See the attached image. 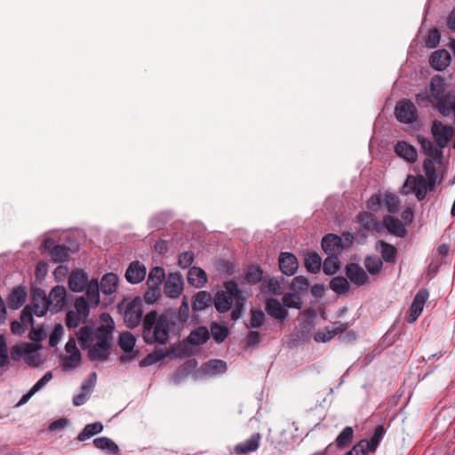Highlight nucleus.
<instances>
[{
  "mask_svg": "<svg viewBox=\"0 0 455 455\" xmlns=\"http://www.w3.org/2000/svg\"><path fill=\"white\" fill-rule=\"evenodd\" d=\"M101 325L96 330L90 326L82 327L77 339L82 348H88L91 361L102 362L108 359L110 349V339L114 330V321L108 314L100 315Z\"/></svg>",
  "mask_w": 455,
  "mask_h": 455,
  "instance_id": "f257e3e1",
  "label": "nucleus"
},
{
  "mask_svg": "<svg viewBox=\"0 0 455 455\" xmlns=\"http://www.w3.org/2000/svg\"><path fill=\"white\" fill-rule=\"evenodd\" d=\"M170 321L167 315L150 311L144 318L143 339L148 344H164L169 339Z\"/></svg>",
  "mask_w": 455,
  "mask_h": 455,
  "instance_id": "f03ea898",
  "label": "nucleus"
},
{
  "mask_svg": "<svg viewBox=\"0 0 455 455\" xmlns=\"http://www.w3.org/2000/svg\"><path fill=\"white\" fill-rule=\"evenodd\" d=\"M225 291H218L214 298V305L216 309L220 313L228 312L231 305L241 299V291L235 282H228L225 283Z\"/></svg>",
  "mask_w": 455,
  "mask_h": 455,
  "instance_id": "7ed1b4c3",
  "label": "nucleus"
},
{
  "mask_svg": "<svg viewBox=\"0 0 455 455\" xmlns=\"http://www.w3.org/2000/svg\"><path fill=\"white\" fill-rule=\"evenodd\" d=\"M120 308L124 310V319L127 327L135 328L140 323L143 314V305L140 298L136 297L132 299L123 300Z\"/></svg>",
  "mask_w": 455,
  "mask_h": 455,
  "instance_id": "20e7f679",
  "label": "nucleus"
},
{
  "mask_svg": "<svg viewBox=\"0 0 455 455\" xmlns=\"http://www.w3.org/2000/svg\"><path fill=\"white\" fill-rule=\"evenodd\" d=\"M36 350V348L34 344L22 342L12 347V356L13 359H18L23 356L27 363L36 366L39 364L40 360Z\"/></svg>",
  "mask_w": 455,
  "mask_h": 455,
  "instance_id": "39448f33",
  "label": "nucleus"
},
{
  "mask_svg": "<svg viewBox=\"0 0 455 455\" xmlns=\"http://www.w3.org/2000/svg\"><path fill=\"white\" fill-rule=\"evenodd\" d=\"M431 133L436 145L440 148H444L452 137L453 129L451 126L443 124L439 120H434L431 126Z\"/></svg>",
  "mask_w": 455,
  "mask_h": 455,
  "instance_id": "423d86ee",
  "label": "nucleus"
},
{
  "mask_svg": "<svg viewBox=\"0 0 455 455\" xmlns=\"http://www.w3.org/2000/svg\"><path fill=\"white\" fill-rule=\"evenodd\" d=\"M395 115L399 122L411 124L418 117V110L411 100H402L396 104Z\"/></svg>",
  "mask_w": 455,
  "mask_h": 455,
  "instance_id": "0eeeda50",
  "label": "nucleus"
},
{
  "mask_svg": "<svg viewBox=\"0 0 455 455\" xmlns=\"http://www.w3.org/2000/svg\"><path fill=\"white\" fill-rule=\"evenodd\" d=\"M25 307L30 308L32 318L33 315H36L38 317L44 316L46 312L50 310L46 293L41 290L35 291L32 294L31 305H28Z\"/></svg>",
  "mask_w": 455,
  "mask_h": 455,
  "instance_id": "6e6552de",
  "label": "nucleus"
},
{
  "mask_svg": "<svg viewBox=\"0 0 455 455\" xmlns=\"http://www.w3.org/2000/svg\"><path fill=\"white\" fill-rule=\"evenodd\" d=\"M429 294L426 289L419 290L413 298L407 315V322L413 323L417 321L423 311L424 306L428 299Z\"/></svg>",
  "mask_w": 455,
  "mask_h": 455,
  "instance_id": "1a4fd4ad",
  "label": "nucleus"
},
{
  "mask_svg": "<svg viewBox=\"0 0 455 455\" xmlns=\"http://www.w3.org/2000/svg\"><path fill=\"white\" fill-rule=\"evenodd\" d=\"M50 305V311L57 313L61 310L67 303V291L64 286L57 285L53 287L47 296Z\"/></svg>",
  "mask_w": 455,
  "mask_h": 455,
  "instance_id": "9d476101",
  "label": "nucleus"
},
{
  "mask_svg": "<svg viewBox=\"0 0 455 455\" xmlns=\"http://www.w3.org/2000/svg\"><path fill=\"white\" fill-rule=\"evenodd\" d=\"M381 233L387 231L397 237H403L406 235V228L402 221L392 215H386L380 221Z\"/></svg>",
  "mask_w": 455,
  "mask_h": 455,
  "instance_id": "9b49d317",
  "label": "nucleus"
},
{
  "mask_svg": "<svg viewBox=\"0 0 455 455\" xmlns=\"http://www.w3.org/2000/svg\"><path fill=\"white\" fill-rule=\"evenodd\" d=\"M322 248L329 256L337 257L344 249V245L340 236L328 234L322 239Z\"/></svg>",
  "mask_w": 455,
  "mask_h": 455,
  "instance_id": "f8f14e48",
  "label": "nucleus"
},
{
  "mask_svg": "<svg viewBox=\"0 0 455 455\" xmlns=\"http://www.w3.org/2000/svg\"><path fill=\"white\" fill-rule=\"evenodd\" d=\"M347 278L355 285L360 287L369 282V276L362 267L350 263L345 268Z\"/></svg>",
  "mask_w": 455,
  "mask_h": 455,
  "instance_id": "ddd939ff",
  "label": "nucleus"
},
{
  "mask_svg": "<svg viewBox=\"0 0 455 455\" xmlns=\"http://www.w3.org/2000/svg\"><path fill=\"white\" fill-rule=\"evenodd\" d=\"M279 268L283 274L293 275L299 267V262L294 254L291 252H281L278 257Z\"/></svg>",
  "mask_w": 455,
  "mask_h": 455,
  "instance_id": "4468645a",
  "label": "nucleus"
},
{
  "mask_svg": "<svg viewBox=\"0 0 455 455\" xmlns=\"http://www.w3.org/2000/svg\"><path fill=\"white\" fill-rule=\"evenodd\" d=\"M451 56L445 49L436 50L432 52L429 58L430 66L437 70L443 71L451 64Z\"/></svg>",
  "mask_w": 455,
  "mask_h": 455,
  "instance_id": "2eb2a0df",
  "label": "nucleus"
},
{
  "mask_svg": "<svg viewBox=\"0 0 455 455\" xmlns=\"http://www.w3.org/2000/svg\"><path fill=\"white\" fill-rule=\"evenodd\" d=\"M146 274L147 269L142 263L132 261L126 269L125 278L130 283H139L144 280Z\"/></svg>",
  "mask_w": 455,
  "mask_h": 455,
  "instance_id": "dca6fc26",
  "label": "nucleus"
},
{
  "mask_svg": "<svg viewBox=\"0 0 455 455\" xmlns=\"http://www.w3.org/2000/svg\"><path fill=\"white\" fill-rule=\"evenodd\" d=\"M348 323H339L336 326H327L324 331H318L314 335V339L318 343H325L332 339L337 334L345 331Z\"/></svg>",
  "mask_w": 455,
  "mask_h": 455,
  "instance_id": "f3484780",
  "label": "nucleus"
},
{
  "mask_svg": "<svg viewBox=\"0 0 455 455\" xmlns=\"http://www.w3.org/2000/svg\"><path fill=\"white\" fill-rule=\"evenodd\" d=\"M183 291V283L180 277L171 274L164 285V292L169 298H178Z\"/></svg>",
  "mask_w": 455,
  "mask_h": 455,
  "instance_id": "a211bd4d",
  "label": "nucleus"
},
{
  "mask_svg": "<svg viewBox=\"0 0 455 455\" xmlns=\"http://www.w3.org/2000/svg\"><path fill=\"white\" fill-rule=\"evenodd\" d=\"M261 439V435L259 433H255L244 442L237 443L234 447V452L236 455H247L250 452L255 451L259 446Z\"/></svg>",
  "mask_w": 455,
  "mask_h": 455,
  "instance_id": "6ab92c4d",
  "label": "nucleus"
},
{
  "mask_svg": "<svg viewBox=\"0 0 455 455\" xmlns=\"http://www.w3.org/2000/svg\"><path fill=\"white\" fill-rule=\"evenodd\" d=\"M34 320L31 317V312L29 307H24L21 315L20 322L13 321L11 323V330L13 334L21 335L28 327H32Z\"/></svg>",
  "mask_w": 455,
  "mask_h": 455,
  "instance_id": "aec40b11",
  "label": "nucleus"
},
{
  "mask_svg": "<svg viewBox=\"0 0 455 455\" xmlns=\"http://www.w3.org/2000/svg\"><path fill=\"white\" fill-rule=\"evenodd\" d=\"M88 276L84 270L76 269L71 273L68 278V287L72 291L81 292L88 284Z\"/></svg>",
  "mask_w": 455,
  "mask_h": 455,
  "instance_id": "412c9836",
  "label": "nucleus"
},
{
  "mask_svg": "<svg viewBox=\"0 0 455 455\" xmlns=\"http://www.w3.org/2000/svg\"><path fill=\"white\" fill-rule=\"evenodd\" d=\"M267 313L273 318L283 321L288 316V311L278 299H267L265 306Z\"/></svg>",
  "mask_w": 455,
  "mask_h": 455,
  "instance_id": "4be33fe9",
  "label": "nucleus"
},
{
  "mask_svg": "<svg viewBox=\"0 0 455 455\" xmlns=\"http://www.w3.org/2000/svg\"><path fill=\"white\" fill-rule=\"evenodd\" d=\"M395 154L409 163L417 160L418 153L416 148L406 141H398L395 146Z\"/></svg>",
  "mask_w": 455,
  "mask_h": 455,
  "instance_id": "5701e85b",
  "label": "nucleus"
},
{
  "mask_svg": "<svg viewBox=\"0 0 455 455\" xmlns=\"http://www.w3.org/2000/svg\"><path fill=\"white\" fill-rule=\"evenodd\" d=\"M436 108L438 112L443 116L453 115L455 117V96L449 93L443 96L436 101Z\"/></svg>",
  "mask_w": 455,
  "mask_h": 455,
  "instance_id": "b1692460",
  "label": "nucleus"
},
{
  "mask_svg": "<svg viewBox=\"0 0 455 455\" xmlns=\"http://www.w3.org/2000/svg\"><path fill=\"white\" fill-rule=\"evenodd\" d=\"M417 140L424 154H426L428 156H432L435 159H437L438 163L440 164L443 156L441 150L442 148H436L431 140H429L428 139L425 138L422 135H418Z\"/></svg>",
  "mask_w": 455,
  "mask_h": 455,
  "instance_id": "393cba45",
  "label": "nucleus"
},
{
  "mask_svg": "<svg viewBox=\"0 0 455 455\" xmlns=\"http://www.w3.org/2000/svg\"><path fill=\"white\" fill-rule=\"evenodd\" d=\"M444 90L445 84L443 78L439 75L434 76L431 78L428 92L431 95L432 100L438 101L439 99H442Z\"/></svg>",
  "mask_w": 455,
  "mask_h": 455,
  "instance_id": "a878e982",
  "label": "nucleus"
},
{
  "mask_svg": "<svg viewBox=\"0 0 455 455\" xmlns=\"http://www.w3.org/2000/svg\"><path fill=\"white\" fill-rule=\"evenodd\" d=\"M359 223L367 230H374L381 234L380 221L371 212H363L357 216Z\"/></svg>",
  "mask_w": 455,
  "mask_h": 455,
  "instance_id": "bb28decb",
  "label": "nucleus"
},
{
  "mask_svg": "<svg viewBox=\"0 0 455 455\" xmlns=\"http://www.w3.org/2000/svg\"><path fill=\"white\" fill-rule=\"evenodd\" d=\"M118 280V276L114 273L104 275L99 283L100 291L107 295L114 293L116 291Z\"/></svg>",
  "mask_w": 455,
  "mask_h": 455,
  "instance_id": "cd10ccee",
  "label": "nucleus"
},
{
  "mask_svg": "<svg viewBox=\"0 0 455 455\" xmlns=\"http://www.w3.org/2000/svg\"><path fill=\"white\" fill-rule=\"evenodd\" d=\"M100 289L97 279L91 280L85 286V299L92 307H97L100 303Z\"/></svg>",
  "mask_w": 455,
  "mask_h": 455,
  "instance_id": "c85d7f7f",
  "label": "nucleus"
},
{
  "mask_svg": "<svg viewBox=\"0 0 455 455\" xmlns=\"http://www.w3.org/2000/svg\"><path fill=\"white\" fill-rule=\"evenodd\" d=\"M188 280L191 285L196 288H201L207 282V275L202 268L192 267L188 270Z\"/></svg>",
  "mask_w": 455,
  "mask_h": 455,
  "instance_id": "c756f323",
  "label": "nucleus"
},
{
  "mask_svg": "<svg viewBox=\"0 0 455 455\" xmlns=\"http://www.w3.org/2000/svg\"><path fill=\"white\" fill-rule=\"evenodd\" d=\"M376 249L380 252L382 259L386 262L393 263L395 261L397 250L394 245L384 241H378L376 243Z\"/></svg>",
  "mask_w": 455,
  "mask_h": 455,
  "instance_id": "7c9ffc66",
  "label": "nucleus"
},
{
  "mask_svg": "<svg viewBox=\"0 0 455 455\" xmlns=\"http://www.w3.org/2000/svg\"><path fill=\"white\" fill-rule=\"evenodd\" d=\"M93 445L102 451H107L111 455H120L117 444L108 437H98L93 440Z\"/></svg>",
  "mask_w": 455,
  "mask_h": 455,
  "instance_id": "2f4dec72",
  "label": "nucleus"
},
{
  "mask_svg": "<svg viewBox=\"0 0 455 455\" xmlns=\"http://www.w3.org/2000/svg\"><path fill=\"white\" fill-rule=\"evenodd\" d=\"M27 292L24 288H14L9 295L8 305L12 309L20 308L26 301Z\"/></svg>",
  "mask_w": 455,
  "mask_h": 455,
  "instance_id": "473e14b6",
  "label": "nucleus"
},
{
  "mask_svg": "<svg viewBox=\"0 0 455 455\" xmlns=\"http://www.w3.org/2000/svg\"><path fill=\"white\" fill-rule=\"evenodd\" d=\"M209 337L210 333L206 327H198L188 335V340L192 345H201L205 343Z\"/></svg>",
  "mask_w": 455,
  "mask_h": 455,
  "instance_id": "72a5a7b5",
  "label": "nucleus"
},
{
  "mask_svg": "<svg viewBox=\"0 0 455 455\" xmlns=\"http://www.w3.org/2000/svg\"><path fill=\"white\" fill-rule=\"evenodd\" d=\"M103 430V425L101 422H94L87 424L84 429L78 434V441H85L92 436L100 433Z\"/></svg>",
  "mask_w": 455,
  "mask_h": 455,
  "instance_id": "f704fd0d",
  "label": "nucleus"
},
{
  "mask_svg": "<svg viewBox=\"0 0 455 455\" xmlns=\"http://www.w3.org/2000/svg\"><path fill=\"white\" fill-rule=\"evenodd\" d=\"M423 169L426 174V180L435 185L440 179V173L435 168V164L432 159H426L423 162Z\"/></svg>",
  "mask_w": 455,
  "mask_h": 455,
  "instance_id": "c9c22d12",
  "label": "nucleus"
},
{
  "mask_svg": "<svg viewBox=\"0 0 455 455\" xmlns=\"http://www.w3.org/2000/svg\"><path fill=\"white\" fill-rule=\"evenodd\" d=\"M321 266L322 259L317 253H308L305 258V267L308 272L317 274L321 269Z\"/></svg>",
  "mask_w": 455,
  "mask_h": 455,
  "instance_id": "e433bc0d",
  "label": "nucleus"
},
{
  "mask_svg": "<svg viewBox=\"0 0 455 455\" xmlns=\"http://www.w3.org/2000/svg\"><path fill=\"white\" fill-rule=\"evenodd\" d=\"M282 300H283V304L285 307V308L288 307V308L300 309L302 307V304H303L302 298L299 294H298L294 291L285 293L283 296Z\"/></svg>",
  "mask_w": 455,
  "mask_h": 455,
  "instance_id": "4c0bfd02",
  "label": "nucleus"
},
{
  "mask_svg": "<svg viewBox=\"0 0 455 455\" xmlns=\"http://www.w3.org/2000/svg\"><path fill=\"white\" fill-rule=\"evenodd\" d=\"M204 370L207 374L217 375L227 371V363L222 360H211L204 364Z\"/></svg>",
  "mask_w": 455,
  "mask_h": 455,
  "instance_id": "58836bf2",
  "label": "nucleus"
},
{
  "mask_svg": "<svg viewBox=\"0 0 455 455\" xmlns=\"http://www.w3.org/2000/svg\"><path fill=\"white\" fill-rule=\"evenodd\" d=\"M164 270L161 267H153L149 274L147 280L148 286H156L159 287L164 279Z\"/></svg>",
  "mask_w": 455,
  "mask_h": 455,
  "instance_id": "ea45409f",
  "label": "nucleus"
},
{
  "mask_svg": "<svg viewBox=\"0 0 455 455\" xmlns=\"http://www.w3.org/2000/svg\"><path fill=\"white\" fill-rule=\"evenodd\" d=\"M212 302V296L209 292L201 291L195 296L193 303L194 310H203L206 308Z\"/></svg>",
  "mask_w": 455,
  "mask_h": 455,
  "instance_id": "a19ab883",
  "label": "nucleus"
},
{
  "mask_svg": "<svg viewBox=\"0 0 455 455\" xmlns=\"http://www.w3.org/2000/svg\"><path fill=\"white\" fill-rule=\"evenodd\" d=\"M74 307L75 308L73 310H70L71 312H74L81 317L87 319L90 313V307H92L86 300L85 297L81 296L76 299Z\"/></svg>",
  "mask_w": 455,
  "mask_h": 455,
  "instance_id": "79ce46f5",
  "label": "nucleus"
},
{
  "mask_svg": "<svg viewBox=\"0 0 455 455\" xmlns=\"http://www.w3.org/2000/svg\"><path fill=\"white\" fill-rule=\"evenodd\" d=\"M435 184L427 180L424 177H419V186L416 187L414 194L418 200L421 201L426 197L428 191L433 190Z\"/></svg>",
  "mask_w": 455,
  "mask_h": 455,
  "instance_id": "37998d69",
  "label": "nucleus"
},
{
  "mask_svg": "<svg viewBox=\"0 0 455 455\" xmlns=\"http://www.w3.org/2000/svg\"><path fill=\"white\" fill-rule=\"evenodd\" d=\"M331 289L339 294H345L349 290L347 278L343 276L333 277L330 283Z\"/></svg>",
  "mask_w": 455,
  "mask_h": 455,
  "instance_id": "c03bdc74",
  "label": "nucleus"
},
{
  "mask_svg": "<svg viewBox=\"0 0 455 455\" xmlns=\"http://www.w3.org/2000/svg\"><path fill=\"white\" fill-rule=\"evenodd\" d=\"M308 286H309V283H308L307 278H306L303 275H298L292 279V281L290 284V289L292 291L300 295V293L307 292Z\"/></svg>",
  "mask_w": 455,
  "mask_h": 455,
  "instance_id": "a18cd8bd",
  "label": "nucleus"
},
{
  "mask_svg": "<svg viewBox=\"0 0 455 455\" xmlns=\"http://www.w3.org/2000/svg\"><path fill=\"white\" fill-rule=\"evenodd\" d=\"M136 344V339L131 332H124L120 335L119 346L126 353L132 352Z\"/></svg>",
  "mask_w": 455,
  "mask_h": 455,
  "instance_id": "49530a36",
  "label": "nucleus"
},
{
  "mask_svg": "<svg viewBox=\"0 0 455 455\" xmlns=\"http://www.w3.org/2000/svg\"><path fill=\"white\" fill-rule=\"evenodd\" d=\"M284 283V278H270L267 283L266 289L272 295H282L283 293V284Z\"/></svg>",
  "mask_w": 455,
  "mask_h": 455,
  "instance_id": "de8ad7c7",
  "label": "nucleus"
},
{
  "mask_svg": "<svg viewBox=\"0 0 455 455\" xmlns=\"http://www.w3.org/2000/svg\"><path fill=\"white\" fill-rule=\"evenodd\" d=\"M385 435V429L382 426H379L375 428V431L373 433V435L371 436V440H368L369 446L368 451H371V453H374L379 445L383 436Z\"/></svg>",
  "mask_w": 455,
  "mask_h": 455,
  "instance_id": "09e8293b",
  "label": "nucleus"
},
{
  "mask_svg": "<svg viewBox=\"0 0 455 455\" xmlns=\"http://www.w3.org/2000/svg\"><path fill=\"white\" fill-rule=\"evenodd\" d=\"M245 279L251 283H258L263 278V270L257 266L249 267L244 273Z\"/></svg>",
  "mask_w": 455,
  "mask_h": 455,
  "instance_id": "8fccbe9b",
  "label": "nucleus"
},
{
  "mask_svg": "<svg viewBox=\"0 0 455 455\" xmlns=\"http://www.w3.org/2000/svg\"><path fill=\"white\" fill-rule=\"evenodd\" d=\"M382 261L379 257L368 256L365 258L364 266L371 275L378 274L382 268Z\"/></svg>",
  "mask_w": 455,
  "mask_h": 455,
  "instance_id": "3c124183",
  "label": "nucleus"
},
{
  "mask_svg": "<svg viewBox=\"0 0 455 455\" xmlns=\"http://www.w3.org/2000/svg\"><path fill=\"white\" fill-rule=\"evenodd\" d=\"M354 436V430L351 427H346L337 436L335 442L339 448L346 447Z\"/></svg>",
  "mask_w": 455,
  "mask_h": 455,
  "instance_id": "603ef678",
  "label": "nucleus"
},
{
  "mask_svg": "<svg viewBox=\"0 0 455 455\" xmlns=\"http://www.w3.org/2000/svg\"><path fill=\"white\" fill-rule=\"evenodd\" d=\"M50 254L52 261L56 263L65 262L68 259V253L65 246L60 244L53 246L50 251Z\"/></svg>",
  "mask_w": 455,
  "mask_h": 455,
  "instance_id": "864d4df0",
  "label": "nucleus"
},
{
  "mask_svg": "<svg viewBox=\"0 0 455 455\" xmlns=\"http://www.w3.org/2000/svg\"><path fill=\"white\" fill-rule=\"evenodd\" d=\"M81 363V353L67 354L62 358V367L64 370H72Z\"/></svg>",
  "mask_w": 455,
  "mask_h": 455,
  "instance_id": "5fc2aeb1",
  "label": "nucleus"
},
{
  "mask_svg": "<svg viewBox=\"0 0 455 455\" xmlns=\"http://www.w3.org/2000/svg\"><path fill=\"white\" fill-rule=\"evenodd\" d=\"M384 204L390 213H395L399 210L400 201L395 194H384Z\"/></svg>",
  "mask_w": 455,
  "mask_h": 455,
  "instance_id": "6e6d98bb",
  "label": "nucleus"
},
{
  "mask_svg": "<svg viewBox=\"0 0 455 455\" xmlns=\"http://www.w3.org/2000/svg\"><path fill=\"white\" fill-rule=\"evenodd\" d=\"M339 267L338 257L329 256L323 263V271L326 275H333Z\"/></svg>",
  "mask_w": 455,
  "mask_h": 455,
  "instance_id": "4d7b16f0",
  "label": "nucleus"
},
{
  "mask_svg": "<svg viewBox=\"0 0 455 455\" xmlns=\"http://www.w3.org/2000/svg\"><path fill=\"white\" fill-rule=\"evenodd\" d=\"M368 440L362 439L346 455H368L371 451H368Z\"/></svg>",
  "mask_w": 455,
  "mask_h": 455,
  "instance_id": "13d9d810",
  "label": "nucleus"
},
{
  "mask_svg": "<svg viewBox=\"0 0 455 455\" xmlns=\"http://www.w3.org/2000/svg\"><path fill=\"white\" fill-rule=\"evenodd\" d=\"M384 204V195L373 194L367 201V208L371 212H378Z\"/></svg>",
  "mask_w": 455,
  "mask_h": 455,
  "instance_id": "bf43d9fd",
  "label": "nucleus"
},
{
  "mask_svg": "<svg viewBox=\"0 0 455 455\" xmlns=\"http://www.w3.org/2000/svg\"><path fill=\"white\" fill-rule=\"evenodd\" d=\"M228 329L225 326L214 323L212 325V334L214 340L218 343L224 341L228 336Z\"/></svg>",
  "mask_w": 455,
  "mask_h": 455,
  "instance_id": "052dcab7",
  "label": "nucleus"
},
{
  "mask_svg": "<svg viewBox=\"0 0 455 455\" xmlns=\"http://www.w3.org/2000/svg\"><path fill=\"white\" fill-rule=\"evenodd\" d=\"M419 178L409 175L402 188V193L405 195L414 194V190L419 186Z\"/></svg>",
  "mask_w": 455,
  "mask_h": 455,
  "instance_id": "680f3d73",
  "label": "nucleus"
},
{
  "mask_svg": "<svg viewBox=\"0 0 455 455\" xmlns=\"http://www.w3.org/2000/svg\"><path fill=\"white\" fill-rule=\"evenodd\" d=\"M160 288L156 286H148V290L144 294V300L148 304H154L160 298Z\"/></svg>",
  "mask_w": 455,
  "mask_h": 455,
  "instance_id": "e2e57ef3",
  "label": "nucleus"
},
{
  "mask_svg": "<svg viewBox=\"0 0 455 455\" xmlns=\"http://www.w3.org/2000/svg\"><path fill=\"white\" fill-rule=\"evenodd\" d=\"M265 315L261 310L252 309L251 311V325L253 328H259L263 325Z\"/></svg>",
  "mask_w": 455,
  "mask_h": 455,
  "instance_id": "0e129e2a",
  "label": "nucleus"
},
{
  "mask_svg": "<svg viewBox=\"0 0 455 455\" xmlns=\"http://www.w3.org/2000/svg\"><path fill=\"white\" fill-rule=\"evenodd\" d=\"M164 357L161 352H153L145 356L140 363V367L150 366L159 362Z\"/></svg>",
  "mask_w": 455,
  "mask_h": 455,
  "instance_id": "69168bd1",
  "label": "nucleus"
},
{
  "mask_svg": "<svg viewBox=\"0 0 455 455\" xmlns=\"http://www.w3.org/2000/svg\"><path fill=\"white\" fill-rule=\"evenodd\" d=\"M440 39H441V35H440V32L438 31V29H436V28L430 29L427 34L426 44L429 48H435L439 44Z\"/></svg>",
  "mask_w": 455,
  "mask_h": 455,
  "instance_id": "338daca9",
  "label": "nucleus"
},
{
  "mask_svg": "<svg viewBox=\"0 0 455 455\" xmlns=\"http://www.w3.org/2000/svg\"><path fill=\"white\" fill-rule=\"evenodd\" d=\"M63 332L64 329L61 324L59 323L54 326L49 338V344L51 347H55L59 343Z\"/></svg>",
  "mask_w": 455,
  "mask_h": 455,
  "instance_id": "774afa93",
  "label": "nucleus"
}]
</instances>
